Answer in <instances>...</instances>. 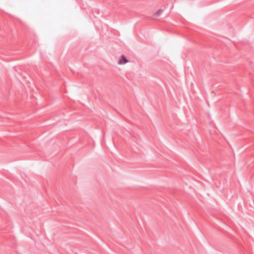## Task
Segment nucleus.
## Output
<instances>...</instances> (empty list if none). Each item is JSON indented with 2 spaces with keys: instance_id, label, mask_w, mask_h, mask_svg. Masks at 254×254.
I'll return each instance as SVG.
<instances>
[{
  "instance_id": "obj_1",
  "label": "nucleus",
  "mask_w": 254,
  "mask_h": 254,
  "mask_svg": "<svg viewBox=\"0 0 254 254\" xmlns=\"http://www.w3.org/2000/svg\"><path fill=\"white\" fill-rule=\"evenodd\" d=\"M128 61L127 60L125 55H122L120 58L119 64H124L127 63Z\"/></svg>"
},
{
  "instance_id": "obj_2",
  "label": "nucleus",
  "mask_w": 254,
  "mask_h": 254,
  "mask_svg": "<svg viewBox=\"0 0 254 254\" xmlns=\"http://www.w3.org/2000/svg\"><path fill=\"white\" fill-rule=\"evenodd\" d=\"M163 10L161 9H158L155 13L154 16H158L162 12Z\"/></svg>"
}]
</instances>
